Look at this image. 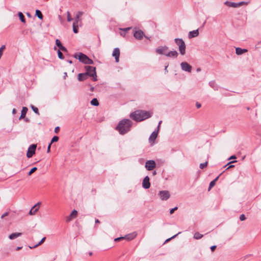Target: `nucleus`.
I'll return each mask as SVG.
<instances>
[{"label": "nucleus", "instance_id": "49530a36", "mask_svg": "<svg viewBox=\"0 0 261 261\" xmlns=\"http://www.w3.org/2000/svg\"><path fill=\"white\" fill-rule=\"evenodd\" d=\"M215 84V82H211L210 83V86H211L212 88H214Z\"/></svg>", "mask_w": 261, "mask_h": 261}, {"label": "nucleus", "instance_id": "5fc2aeb1", "mask_svg": "<svg viewBox=\"0 0 261 261\" xmlns=\"http://www.w3.org/2000/svg\"><path fill=\"white\" fill-rule=\"evenodd\" d=\"M162 122V121H160L159 123V125H158V130H159V129H160V125L161 124V123Z\"/></svg>", "mask_w": 261, "mask_h": 261}, {"label": "nucleus", "instance_id": "dca6fc26", "mask_svg": "<svg viewBox=\"0 0 261 261\" xmlns=\"http://www.w3.org/2000/svg\"><path fill=\"white\" fill-rule=\"evenodd\" d=\"M77 215V211L74 210L71 212L70 214L67 217L66 220L67 221H70L72 219L75 218Z\"/></svg>", "mask_w": 261, "mask_h": 261}, {"label": "nucleus", "instance_id": "864d4df0", "mask_svg": "<svg viewBox=\"0 0 261 261\" xmlns=\"http://www.w3.org/2000/svg\"><path fill=\"white\" fill-rule=\"evenodd\" d=\"M236 159V156L235 155H232L231 156H230L229 158V160H230V159Z\"/></svg>", "mask_w": 261, "mask_h": 261}, {"label": "nucleus", "instance_id": "6ab92c4d", "mask_svg": "<svg viewBox=\"0 0 261 261\" xmlns=\"http://www.w3.org/2000/svg\"><path fill=\"white\" fill-rule=\"evenodd\" d=\"M88 76H89L87 75V73L86 72L79 73L77 75V79L79 81H83L86 80Z\"/></svg>", "mask_w": 261, "mask_h": 261}, {"label": "nucleus", "instance_id": "9b49d317", "mask_svg": "<svg viewBox=\"0 0 261 261\" xmlns=\"http://www.w3.org/2000/svg\"><path fill=\"white\" fill-rule=\"evenodd\" d=\"M41 204V202H39L37 204H36L34 206H33L31 210L30 211L29 214L30 215H35L37 212L38 211L40 208V205Z\"/></svg>", "mask_w": 261, "mask_h": 261}, {"label": "nucleus", "instance_id": "8fccbe9b", "mask_svg": "<svg viewBox=\"0 0 261 261\" xmlns=\"http://www.w3.org/2000/svg\"><path fill=\"white\" fill-rule=\"evenodd\" d=\"M216 245H214V246H212L211 247V249L212 251H214L215 250V249H216Z\"/></svg>", "mask_w": 261, "mask_h": 261}, {"label": "nucleus", "instance_id": "37998d69", "mask_svg": "<svg viewBox=\"0 0 261 261\" xmlns=\"http://www.w3.org/2000/svg\"><path fill=\"white\" fill-rule=\"evenodd\" d=\"M177 209V207H174V208H173L171 209V210H170V214H172L174 213V212L175 210H176Z\"/></svg>", "mask_w": 261, "mask_h": 261}, {"label": "nucleus", "instance_id": "bb28decb", "mask_svg": "<svg viewBox=\"0 0 261 261\" xmlns=\"http://www.w3.org/2000/svg\"><path fill=\"white\" fill-rule=\"evenodd\" d=\"M78 23L76 21H74L73 23L72 27H73V31L74 33H77L78 32Z\"/></svg>", "mask_w": 261, "mask_h": 261}, {"label": "nucleus", "instance_id": "9d476101", "mask_svg": "<svg viewBox=\"0 0 261 261\" xmlns=\"http://www.w3.org/2000/svg\"><path fill=\"white\" fill-rule=\"evenodd\" d=\"M181 68L183 71L191 72L192 70V66L187 62H184L180 64Z\"/></svg>", "mask_w": 261, "mask_h": 261}, {"label": "nucleus", "instance_id": "ddd939ff", "mask_svg": "<svg viewBox=\"0 0 261 261\" xmlns=\"http://www.w3.org/2000/svg\"><path fill=\"white\" fill-rule=\"evenodd\" d=\"M142 187L144 189H148L150 187V184L149 182V177L148 176L145 177L143 180Z\"/></svg>", "mask_w": 261, "mask_h": 261}, {"label": "nucleus", "instance_id": "4be33fe9", "mask_svg": "<svg viewBox=\"0 0 261 261\" xmlns=\"http://www.w3.org/2000/svg\"><path fill=\"white\" fill-rule=\"evenodd\" d=\"M247 51V49H242L240 47H237L236 48V53L238 55H242L244 53H245Z\"/></svg>", "mask_w": 261, "mask_h": 261}, {"label": "nucleus", "instance_id": "a211bd4d", "mask_svg": "<svg viewBox=\"0 0 261 261\" xmlns=\"http://www.w3.org/2000/svg\"><path fill=\"white\" fill-rule=\"evenodd\" d=\"M166 56L170 58H176L178 56V53L176 50L170 51L168 53H167Z\"/></svg>", "mask_w": 261, "mask_h": 261}, {"label": "nucleus", "instance_id": "412c9836", "mask_svg": "<svg viewBox=\"0 0 261 261\" xmlns=\"http://www.w3.org/2000/svg\"><path fill=\"white\" fill-rule=\"evenodd\" d=\"M224 4H225V5H227V6H228L229 7L237 8V7H239V5H238V3H236L226 1L224 3Z\"/></svg>", "mask_w": 261, "mask_h": 261}, {"label": "nucleus", "instance_id": "0eeeda50", "mask_svg": "<svg viewBox=\"0 0 261 261\" xmlns=\"http://www.w3.org/2000/svg\"><path fill=\"white\" fill-rule=\"evenodd\" d=\"M37 147L36 144H32L28 148L27 156L28 158H31L33 156V155L35 153V150Z\"/></svg>", "mask_w": 261, "mask_h": 261}, {"label": "nucleus", "instance_id": "5701e85b", "mask_svg": "<svg viewBox=\"0 0 261 261\" xmlns=\"http://www.w3.org/2000/svg\"><path fill=\"white\" fill-rule=\"evenodd\" d=\"M28 108L27 107H22L19 119L24 118L25 117Z\"/></svg>", "mask_w": 261, "mask_h": 261}, {"label": "nucleus", "instance_id": "423d86ee", "mask_svg": "<svg viewBox=\"0 0 261 261\" xmlns=\"http://www.w3.org/2000/svg\"><path fill=\"white\" fill-rule=\"evenodd\" d=\"M77 58L80 61L84 64H92L93 63V61L91 59L83 53H79Z\"/></svg>", "mask_w": 261, "mask_h": 261}, {"label": "nucleus", "instance_id": "c9c22d12", "mask_svg": "<svg viewBox=\"0 0 261 261\" xmlns=\"http://www.w3.org/2000/svg\"><path fill=\"white\" fill-rule=\"evenodd\" d=\"M67 21L70 22L72 20V18L71 16L70 13L69 11L67 12Z\"/></svg>", "mask_w": 261, "mask_h": 261}, {"label": "nucleus", "instance_id": "39448f33", "mask_svg": "<svg viewBox=\"0 0 261 261\" xmlns=\"http://www.w3.org/2000/svg\"><path fill=\"white\" fill-rule=\"evenodd\" d=\"M137 233H136V232L134 231V232H133L132 233L127 234L124 237H120L115 238L114 239V241L118 242V241H120L123 240H125L126 241H130V240H133L134 238H135L137 236Z\"/></svg>", "mask_w": 261, "mask_h": 261}, {"label": "nucleus", "instance_id": "f257e3e1", "mask_svg": "<svg viewBox=\"0 0 261 261\" xmlns=\"http://www.w3.org/2000/svg\"><path fill=\"white\" fill-rule=\"evenodd\" d=\"M132 125V121L128 119H124L120 121L116 127V130L120 134L124 135L130 130Z\"/></svg>", "mask_w": 261, "mask_h": 261}, {"label": "nucleus", "instance_id": "aec40b11", "mask_svg": "<svg viewBox=\"0 0 261 261\" xmlns=\"http://www.w3.org/2000/svg\"><path fill=\"white\" fill-rule=\"evenodd\" d=\"M158 132V130H157L156 131H154L152 133L149 138V140L150 142L154 141V140L156 138Z\"/></svg>", "mask_w": 261, "mask_h": 261}, {"label": "nucleus", "instance_id": "7ed1b4c3", "mask_svg": "<svg viewBox=\"0 0 261 261\" xmlns=\"http://www.w3.org/2000/svg\"><path fill=\"white\" fill-rule=\"evenodd\" d=\"M85 68L86 71V73H87V75L92 77L93 81H96L97 79L96 72L95 71V67L90 66H86Z\"/></svg>", "mask_w": 261, "mask_h": 261}, {"label": "nucleus", "instance_id": "c756f323", "mask_svg": "<svg viewBox=\"0 0 261 261\" xmlns=\"http://www.w3.org/2000/svg\"><path fill=\"white\" fill-rule=\"evenodd\" d=\"M18 15L21 20V21L22 22H25V18H24V15H23L22 13L21 12H19L18 14Z\"/></svg>", "mask_w": 261, "mask_h": 261}, {"label": "nucleus", "instance_id": "7c9ffc66", "mask_svg": "<svg viewBox=\"0 0 261 261\" xmlns=\"http://www.w3.org/2000/svg\"><path fill=\"white\" fill-rule=\"evenodd\" d=\"M36 15L40 19H42L43 18V15L41 11L39 10H36Z\"/></svg>", "mask_w": 261, "mask_h": 261}, {"label": "nucleus", "instance_id": "f03ea898", "mask_svg": "<svg viewBox=\"0 0 261 261\" xmlns=\"http://www.w3.org/2000/svg\"><path fill=\"white\" fill-rule=\"evenodd\" d=\"M152 113L143 110H138L132 113L130 117L136 121H142L151 117Z\"/></svg>", "mask_w": 261, "mask_h": 261}, {"label": "nucleus", "instance_id": "338daca9", "mask_svg": "<svg viewBox=\"0 0 261 261\" xmlns=\"http://www.w3.org/2000/svg\"><path fill=\"white\" fill-rule=\"evenodd\" d=\"M92 252L89 253V255H92Z\"/></svg>", "mask_w": 261, "mask_h": 261}, {"label": "nucleus", "instance_id": "6e6552de", "mask_svg": "<svg viewBox=\"0 0 261 261\" xmlns=\"http://www.w3.org/2000/svg\"><path fill=\"white\" fill-rule=\"evenodd\" d=\"M145 166L148 170L151 171L155 167L156 163L153 160H148L146 161Z\"/></svg>", "mask_w": 261, "mask_h": 261}, {"label": "nucleus", "instance_id": "6e6d98bb", "mask_svg": "<svg viewBox=\"0 0 261 261\" xmlns=\"http://www.w3.org/2000/svg\"><path fill=\"white\" fill-rule=\"evenodd\" d=\"M21 248H22V247H18L16 248V250L18 251V250H20Z\"/></svg>", "mask_w": 261, "mask_h": 261}, {"label": "nucleus", "instance_id": "a878e982", "mask_svg": "<svg viewBox=\"0 0 261 261\" xmlns=\"http://www.w3.org/2000/svg\"><path fill=\"white\" fill-rule=\"evenodd\" d=\"M83 12L79 11L76 14L74 21H76L77 23H79V21L80 20V18L81 16H82L83 15Z\"/></svg>", "mask_w": 261, "mask_h": 261}, {"label": "nucleus", "instance_id": "13d9d810", "mask_svg": "<svg viewBox=\"0 0 261 261\" xmlns=\"http://www.w3.org/2000/svg\"><path fill=\"white\" fill-rule=\"evenodd\" d=\"M12 112L13 114H15L16 113V110L15 109H13Z\"/></svg>", "mask_w": 261, "mask_h": 261}, {"label": "nucleus", "instance_id": "4d7b16f0", "mask_svg": "<svg viewBox=\"0 0 261 261\" xmlns=\"http://www.w3.org/2000/svg\"><path fill=\"white\" fill-rule=\"evenodd\" d=\"M237 162V161H232V162H229V163L227 164V165H228L230 164V163H234V162Z\"/></svg>", "mask_w": 261, "mask_h": 261}, {"label": "nucleus", "instance_id": "f8f14e48", "mask_svg": "<svg viewBox=\"0 0 261 261\" xmlns=\"http://www.w3.org/2000/svg\"><path fill=\"white\" fill-rule=\"evenodd\" d=\"M168 47L166 46L159 47L156 49V52L160 55H164L166 56Z\"/></svg>", "mask_w": 261, "mask_h": 261}, {"label": "nucleus", "instance_id": "09e8293b", "mask_svg": "<svg viewBox=\"0 0 261 261\" xmlns=\"http://www.w3.org/2000/svg\"><path fill=\"white\" fill-rule=\"evenodd\" d=\"M51 144V143H49L48 146V147H47V152L48 153L50 152Z\"/></svg>", "mask_w": 261, "mask_h": 261}, {"label": "nucleus", "instance_id": "ea45409f", "mask_svg": "<svg viewBox=\"0 0 261 261\" xmlns=\"http://www.w3.org/2000/svg\"><path fill=\"white\" fill-rule=\"evenodd\" d=\"M56 44L59 48L62 45L61 41L59 39H56Z\"/></svg>", "mask_w": 261, "mask_h": 261}, {"label": "nucleus", "instance_id": "58836bf2", "mask_svg": "<svg viewBox=\"0 0 261 261\" xmlns=\"http://www.w3.org/2000/svg\"><path fill=\"white\" fill-rule=\"evenodd\" d=\"M180 233V232H178V233H177V234H174V236H172V237H171V238L167 239L165 241L164 244H165V243H167V242H169V241L170 240H171L172 239L174 238L176 236H177V235H178V234H179Z\"/></svg>", "mask_w": 261, "mask_h": 261}, {"label": "nucleus", "instance_id": "de8ad7c7", "mask_svg": "<svg viewBox=\"0 0 261 261\" xmlns=\"http://www.w3.org/2000/svg\"><path fill=\"white\" fill-rule=\"evenodd\" d=\"M59 48L62 51H66V48L63 45H62V46H61Z\"/></svg>", "mask_w": 261, "mask_h": 261}, {"label": "nucleus", "instance_id": "052dcab7", "mask_svg": "<svg viewBox=\"0 0 261 261\" xmlns=\"http://www.w3.org/2000/svg\"><path fill=\"white\" fill-rule=\"evenodd\" d=\"M234 167V165H230V166H229L227 168V169H229V168H231V167Z\"/></svg>", "mask_w": 261, "mask_h": 261}, {"label": "nucleus", "instance_id": "79ce46f5", "mask_svg": "<svg viewBox=\"0 0 261 261\" xmlns=\"http://www.w3.org/2000/svg\"><path fill=\"white\" fill-rule=\"evenodd\" d=\"M9 213L8 212H5V213H4L2 216H1V218L2 219H3L4 218H5L6 216H7L9 215Z\"/></svg>", "mask_w": 261, "mask_h": 261}, {"label": "nucleus", "instance_id": "b1692460", "mask_svg": "<svg viewBox=\"0 0 261 261\" xmlns=\"http://www.w3.org/2000/svg\"><path fill=\"white\" fill-rule=\"evenodd\" d=\"M21 235V233L19 232H15L11 234H10L9 237V238L11 240H14L17 237L20 236Z\"/></svg>", "mask_w": 261, "mask_h": 261}, {"label": "nucleus", "instance_id": "f3484780", "mask_svg": "<svg viewBox=\"0 0 261 261\" xmlns=\"http://www.w3.org/2000/svg\"><path fill=\"white\" fill-rule=\"evenodd\" d=\"M198 35H199V31H198V29H197L195 30H193L192 31H190L189 33L188 37H189V38L191 39L192 38L197 37L198 36Z\"/></svg>", "mask_w": 261, "mask_h": 261}, {"label": "nucleus", "instance_id": "1a4fd4ad", "mask_svg": "<svg viewBox=\"0 0 261 261\" xmlns=\"http://www.w3.org/2000/svg\"><path fill=\"white\" fill-rule=\"evenodd\" d=\"M159 195L162 200H166L169 198L170 196V194L168 191H160Z\"/></svg>", "mask_w": 261, "mask_h": 261}, {"label": "nucleus", "instance_id": "cd10ccee", "mask_svg": "<svg viewBox=\"0 0 261 261\" xmlns=\"http://www.w3.org/2000/svg\"><path fill=\"white\" fill-rule=\"evenodd\" d=\"M219 176H217L214 180L211 181L210 185H209L208 191H210L211 189V188L215 185L216 182L219 178Z\"/></svg>", "mask_w": 261, "mask_h": 261}, {"label": "nucleus", "instance_id": "a18cd8bd", "mask_svg": "<svg viewBox=\"0 0 261 261\" xmlns=\"http://www.w3.org/2000/svg\"><path fill=\"white\" fill-rule=\"evenodd\" d=\"M59 129H60V127L59 126H57L56 127H55V132L56 133H58V132L59 131Z\"/></svg>", "mask_w": 261, "mask_h": 261}, {"label": "nucleus", "instance_id": "c03bdc74", "mask_svg": "<svg viewBox=\"0 0 261 261\" xmlns=\"http://www.w3.org/2000/svg\"><path fill=\"white\" fill-rule=\"evenodd\" d=\"M245 218V216L244 214L241 215L240 217V219L241 221H244Z\"/></svg>", "mask_w": 261, "mask_h": 261}, {"label": "nucleus", "instance_id": "bf43d9fd", "mask_svg": "<svg viewBox=\"0 0 261 261\" xmlns=\"http://www.w3.org/2000/svg\"><path fill=\"white\" fill-rule=\"evenodd\" d=\"M196 70H197V72H199V71H200L201 70V69H200V68H198Z\"/></svg>", "mask_w": 261, "mask_h": 261}, {"label": "nucleus", "instance_id": "603ef678", "mask_svg": "<svg viewBox=\"0 0 261 261\" xmlns=\"http://www.w3.org/2000/svg\"><path fill=\"white\" fill-rule=\"evenodd\" d=\"M196 106L197 108H200L201 107V104L198 102L196 103Z\"/></svg>", "mask_w": 261, "mask_h": 261}, {"label": "nucleus", "instance_id": "f704fd0d", "mask_svg": "<svg viewBox=\"0 0 261 261\" xmlns=\"http://www.w3.org/2000/svg\"><path fill=\"white\" fill-rule=\"evenodd\" d=\"M37 170V167H33L31 169V170L28 173V175H31L33 173L36 171Z\"/></svg>", "mask_w": 261, "mask_h": 261}, {"label": "nucleus", "instance_id": "774afa93", "mask_svg": "<svg viewBox=\"0 0 261 261\" xmlns=\"http://www.w3.org/2000/svg\"><path fill=\"white\" fill-rule=\"evenodd\" d=\"M247 109L248 110H250V108H249V107H248V108H247Z\"/></svg>", "mask_w": 261, "mask_h": 261}, {"label": "nucleus", "instance_id": "3c124183", "mask_svg": "<svg viewBox=\"0 0 261 261\" xmlns=\"http://www.w3.org/2000/svg\"><path fill=\"white\" fill-rule=\"evenodd\" d=\"M130 29V28H125V29H121V30H123L124 31H125V32H126L127 31H128L129 29Z\"/></svg>", "mask_w": 261, "mask_h": 261}, {"label": "nucleus", "instance_id": "4c0bfd02", "mask_svg": "<svg viewBox=\"0 0 261 261\" xmlns=\"http://www.w3.org/2000/svg\"><path fill=\"white\" fill-rule=\"evenodd\" d=\"M58 56L59 58H60V59H64V56H63L62 53L60 50V49L58 50Z\"/></svg>", "mask_w": 261, "mask_h": 261}, {"label": "nucleus", "instance_id": "680f3d73", "mask_svg": "<svg viewBox=\"0 0 261 261\" xmlns=\"http://www.w3.org/2000/svg\"><path fill=\"white\" fill-rule=\"evenodd\" d=\"M94 89V87H91V89H90V90H91V91H93Z\"/></svg>", "mask_w": 261, "mask_h": 261}, {"label": "nucleus", "instance_id": "473e14b6", "mask_svg": "<svg viewBox=\"0 0 261 261\" xmlns=\"http://www.w3.org/2000/svg\"><path fill=\"white\" fill-rule=\"evenodd\" d=\"M31 108L32 109V110L34 112V113H35L37 115H39V111H38V109L37 108L35 107V106L32 105L31 106Z\"/></svg>", "mask_w": 261, "mask_h": 261}, {"label": "nucleus", "instance_id": "e433bc0d", "mask_svg": "<svg viewBox=\"0 0 261 261\" xmlns=\"http://www.w3.org/2000/svg\"><path fill=\"white\" fill-rule=\"evenodd\" d=\"M59 140V137L58 136H54L51 140V142L50 143L52 144L53 142H57Z\"/></svg>", "mask_w": 261, "mask_h": 261}, {"label": "nucleus", "instance_id": "a19ab883", "mask_svg": "<svg viewBox=\"0 0 261 261\" xmlns=\"http://www.w3.org/2000/svg\"><path fill=\"white\" fill-rule=\"evenodd\" d=\"M248 4V2H241L239 3H238V5H239V7L243 5H247Z\"/></svg>", "mask_w": 261, "mask_h": 261}, {"label": "nucleus", "instance_id": "20e7f679", "mask_svg": "<svg viewBox=\"0 0 261 261\" xmlns=\"http://www.w3.org/2000/svg\"><path fill=\"white\" fill-rule=\"evenodd\" d=\"M174 41L177 45L178 46V50L181 55L186 54V44L184 41L182 39L175 38Z\"/></svg>", "mask_w": 261, "mask_h": 261}, {"label": "nucleus", "instance_id": "0e129e2a", "mask_svg": "<svg viewBox=\"0 0 261 261\" xmlns=\"http://www.w3.org/2000/svg\"><path fill=\"white\" fill-rule=\"evenodd\" d=\"M95 222L96 223H99V222L98 220L97 219V220H96Z\"/></svg>", "mask_w": 261, "mask_h": 261}, {"label": "nucleus", "instance_id": "e2e57ef3", "mask_svg": "<svg viewBox=\"0 0 261 261\" xmlns=\"http://www.w3.org/2000/svg\"><path fill=\"white\" fill-rule=\"evenodd\" d=\"M156 174V171H154L153 172V175H155Z\"/></svg>", "mask_w": 261, "mask_h": 261}, {"label": "nucleus", "instance_id": "72a5a7b5", "mask_svg": "<svg viewBox=\"0 0 261 261\" xmlns=\"http://www.w3.org/2000/svg\"><path fill=\"white\" fill-rule=\"evenodd\" d=\"M207 165V162L206 161L205 163H201L199 165V167L200 169H203Z\"/></svg>", "mask_w": 261, "mask_h": 261}, {"label": "nucleus", "instance_id": "393cba45", "mask_svg": "<svg viewBox=\"0 0 261 261\" xmlns=\"http://www.w3.org/2000/svg\"><path fill=\"white\" fill-rule=\"evenodd\" d=\"M45 239H46L45 237L41 239V240L39 242H38L37 244H36V245H35L33 246H29V248L31 249H34V248L37 247L38 246L42 244L45 241Z\"/></svg>", "mask_w": 261, "mask_h": 261}, {"label": "nucleus", "instance_id": "2eb2a0df", "mask_svg": "<svg viewBox=\"0 0 261 261\" xmlns=\"http://www.w3.org/2000/svg\"><path fill=\"white\" fill-rule=\"evenodd\" d=\"M113 56L115 59L116 62L118 63L119 61V56H120V50L118 48H115L114 49L113 54Z\"/></svg>", "mask_w": 261, "mask_h": 261}, {"label": "nucleus", "instance_id": "2f4dec72", "mask_svg": "<svg viewBox=\"0 0 261 261\" xmlns=\"http://www.w3.org/2000/svg\"><path fill=\"white\" fill-rule=\"evenodd\" d=\"M203 235L198 232L195 233L194 235V239L197 240L201 239Z\"/></svg>", "mask_w": 261, "mask_h": 261}, {"label": "nucleus", "instance_id": "4468645a", "mask_svg": "<svg viewBox=\"0 0 261 261\" xmlns=\"http://www.w3.org/2000/svg\"><path fill=\"white\" fill-rule=\"evenodd\" d=\"M144 36V34L141 30L136 31L134 33V37L138 40L142 39Z\"/></svg>", "mask_w": 261, "mask_h": 261}, {"label": "nucleus", "instance_id": "c85d7f7f", "mask_svg": "<svg viewBox=\"0 0 261 261\" xmlns=\"http://www.w3.org/2000/svg\"><path fill=\"white\" fill-rule=\"evenodd\" d=\"M91 104L94 106L99 105V102L96 98H93L90 102Z\"/></svg>", "mask_w": 261, "mask_h": 261}, {"label": "nucleus", "instance_id": "69168bd1", "mask_svg": "<svg viewBox=\"0 0 261 261\" xmlns=\"http://www.w3.org/2000/svg\"><path fill=\"white\" fill-rule=\"evenodd\" d=\"M64 77H65L66 76H67V73L66 72H65L64 73Z\"/></svg>", "mask_w": 261, "mask_h": 261}]
</instances>
